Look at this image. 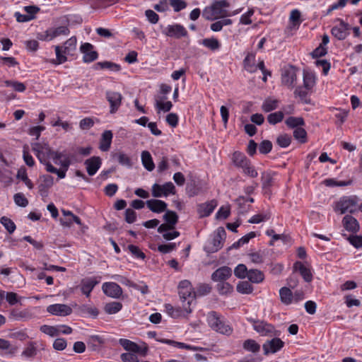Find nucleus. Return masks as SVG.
<instances>
[{
	"instance_id": "obj_1",
	"label": "nucleus",
	"mask_w": 362,
	"mask_h": 362,
	"mask_svg": "<svg viewBox=\"0 0 362 362\" xmlns=\"http://www.w3.org/2000/svg\"><path fill=\"white\" fill-rule=\"evenodd\" d=\"M179 296L182 302V306L187 314L192 312L191 304L195 300V292L191 282L188 280H182L178 285Z\"/></svg>"
},
{
	"instance_id": "obj_2",
	"label": "nucleus",
	"mask_w": 362,
	"mask_h": 362,
	"mask_svg": "<svg viewBox=\"0 0 362 362\" xmlns=\"http://www.w3.org/2000/svg\"><path fill=\"white\" fill-rule=\"evenodd\" d=\"M206 320L209 326L220 334L228 336L233 332L232 327L226 324L221 315L216 311H210L207 314Z\"/></svg>"
},
{
	"instance_id": "obj_3",
	"label": "nucleus",
	"mask_w": 362,
	"mask_h": 362,
	"mask_svg": "<svg viewBox=\"0 0 362 362\" xmlns=\"http://www.w3.org/2000/svg\"><path fill=\"white\" fill-rule=\"evenodd\" d=\"M359 199L357 196H344L337 201L334 206V211L344 214L346 213L354 214L357 211Z\"/></svg>"
},
{
	"instance_id": "obj_4",
	"label": "nucleus",
	"mask_w": 362,
	"mask_h": 362,
	"mask_svg": "<svg viewBox=\"0 0 362 362\" xmlns=\"http://www.w3.org/2000/svg\"><path fill=\"white\" fill-rule=\"evenodd\" d=\"M76 38L71 37L67 40L64 46L60 47L59 45L55 46L56 60L57 64H61L66 62L67 58L66 55L71 54L72 52L76 49Z\"/></svg>"
},
{
	"instance_id": "obj_5",
	"label": "nucleus",
	"mask_w": 362,
	"mask_h": 362,
	"mask_svg": "<svg viewBox=\"0 0 362 362\" xmlns=\"http://www.w3.org/2000/svg\"><path fill=\"white\" fill-rule=\"evenodd\" d=\"M175 193V187L171 182H168L162 185L156 183L152 186V195L154 197H168L169 194Z\"/></svg>"
},
{
	"instance_id": "obj_6",
	"label": "nucleus",
	"mask_w": 362,
	"mask_h": 362,
	"mask_svg": "<svg viewBox=\"0 0 362 362\" xmlns=\"http://www.w3.org/2000/svg\"><path fill=\"white\" fill-rule=\"evenodd\" d=\"M226 236V233L225 229L223 227L218 228L211 243V245L207 247V252H216L222 248Z\"/></svg>"
},
{
	"instance_id": "obj_7",
	"label": "nucleus",
	"mask_w": 362,
	"mask_h": 362,
	"mask_svg": "<svg viewBox=\"0 0 362 362\" xmlns=\"http://www.w3.org/2000/svg\"><path fill=\"white\" fill-rule=\"evenodd\" d=\"M297 80L296 70L290 66L283 71L281 74V83L289 88H293Z\"/></svg>"
},
{
	"instance_id": "obj_8",
	"label": "nucleus",
	"mask_w": 362,
	"mask_h": 362,
	"mask_svg": "<svg viewBox=\"0 0 362 362\" xmlns=\"http://www.w3.org/2000/svg\"><path fill=\"white\" fill-rule=\"evenodd\" d=\"M284 345V342L279 338H273L267 340L262 346L264 354L268 355L279 351Z\"/></svg>"
},
{
	"instance_id": "obj_9",
	"label": "nucleus",
	"mask_w": 362,
	"mask_h": 362,
	"mask_svg": "<svg viewBox=\"0 0 362 362\" xmlns=\"http://www.w3.org/2000/svg\"><path fill=\"white\" fill-rule=\"evenodd\" d=\"M229 6L230 4L226 0L216 1L211 5V8L216 18H224L230 16V14L226 9Z\"/></svg>"
},
{
	"instance_id": "obj_10",
	"label": "nucleus",
	"mask_w": 362,
	"mask_h": 362,
	"mask_svg": "<svg viewBox=\"0 0 362 362\" xmlns=\"http://www.w3.org/2000/svg\"><path fill=\"white\" fill-rule=\"evenodd\" d=\"M164 33L170 37L180 38L187 35L185 28L180 24L170 25L164 30Z\"/></svg>"
},
{
	"instance_id": "obj_11",
	"label": "nucleus",
	"mask_w": 362,
	"mask_h": 362,
	"mask_svg": "<svg viewBox=\"0 0 362 362\" xmlns=\"http://www.w3.org/2000/svg\"><path fill=\"white\" fill-rule=\"evenodd\" d=\"M47 311L53 315L67 316L72 313V309L66 304L57 303L49 305Z\"/></svg>"
},
{
	"instance_id": "obj_12",
	"label": "nucleus",
	"mask_w": 362,
	"mask_h": 362,
	"mask_svg": "<svg viewBox=\"0 0 362 362\" xmlns=\"http://www.w3.org/2000/svg\"><path fill=\"white\" fill-rule=\"evenodd\" d=\"M81 52L83 54V61L86 63H90L95 61L98 54L93 50V46L90 43L86 42L81 45Z\"/></svg>"
},
{
	"instance_id": "obj_13",
	"label": "nucleus",
	"mask_w": 362,
	"mask_h": 362,
	"mask_svg": "<svg viewBox=\"0 0 362 362\" xmlns=\"http://www.w3.org/2000/svg\"><path fill=\"white\" fill-rule=\"evenodd\" d=\"M103 292L108 296L118 298L122 294V288L116 283L106 282L102 286Z\"/></svg>"
},
{
	"instance_id": "obj_14",
	"label": "nucleus",
	"mask_w": 362,
	"mask_h": 362,
	"mask_svg": "<svg viewBox=\"0 0 362 362\" xmlns=\"http://www.w3.org/2000/svg\"><path fill=\"white\" fill-rule=\"evenodd\" d=\"M106 98L110 105L112 113L117 111L121 105L122 96L119 92L107 90L105 93Z\"/></svg>"
},
{
	"instance_id": "obj_15",
	"label": "nucleus",
	"mask_w": 362,
	"mask_h": 362,
	"mask_svg": "<svg viewBox=\"0 0 362 362\" xmlns=\"http://www.w3.org/2000/svg\"><path fill=\"white\" fill-rule=\"evenodd\" d=\"M343 227L349 232L356 233L360 229L358 221L351 215H346L342 219Z\"/></svg>"
},
{
	"instance_id": "obj_16",
	"label": "nucleus",
	"mask_w": 362,
	"mask_h": 362,
	"mask_svg": "<svg viewBox=\"0 0 362 362\" xmlns=\"http://www.w3.org/2000/svg\"><path fill=\"white\" fill-rule=\"evenodd\" d=\"M232 274L230 267L224 266L217 269L211 275L214 281H223L228 279Z\"/></svg>"
},
{
	"instance_id": "obj_17",
	"label": "nucleus",
	"mask_w": 362,
	"mask_h": 362,
	"mask_svg": "<svg viewBox=\"0 0 362 362\" xmlns=\"http://www.w3.org/2000/svg\"><path fill=\"white\" fill-rule=\"evenodd\" d=\"M119 344L127 351L133 352V353H142L145 354L147 351V348L145 347L142 349L134 341H132L127 339H120L119 340Z\"/></svg>"
},
{
	"instance_id": "obj_18",
	"label": "nucleus",
	"mask_w": 362,
	"mask_h": 362,
	"mask_svg": "<svg viewBox=\"0 0 362 362\" xmlns=\"http://www.w3.org/2000/svg\"><path fill=\"white\" fill-rule=\"evenodd\" d=\"M217 205L216 200H211L198 205L197 212L200 218L209 216Z\"/></svg>"
},
{
	"instance_id": "obj_19",
	"label": "nucleus",
	"mask_w": 362,
	"mask_h": 362,
	"mask_svg": "<svg viewBox=\"0 0 362 362\" xmlns=\"http://www.w3.org/2000/svg\"><path fill=\"white\" fill-rule=\"evenodd\" d=\"M331 33L337 39L339 40H344L349 34L348 24L345 23L343 21H340L339 25L332 28Z\"/></svg>"
},
{
	"instance_id": "obj_20",
	"label": "nucleus",
	"mask_w": 362,
	"mask_h": 362,
	"mask_svg": "<svg viewBox=\"0 0 362 362\" xmlns=\"http://www.w3.org/2000/svg\"><path fill=\"white\" fill-rule=\"evenodd\" d=\"M98 283L99 281H97L95 278L82 279L80 284L81 292L87 297H89L91 291Z\"/></svg>"
},
{
	"instance_id": "obj_21",
	"label": "nucleus",
	"mask_w": 362,
	"mask_h": 362,
	"mask_svg": "<svg viewBox=\"0 0 362 362\" xmlns=\"http://www.w3.org/2000/svg\"><path fill=\"white\" fill-rule=\"evenodd\" d=\"M147 207L154 213H161L166 211L167 204L160 199H149L146 202Z\"/></svg>"
},
{
	"instance_id": "obj_22",
	"label": "nucleus",
	"mask_w": 362,
	"mask_h": 362,
	"mask_svg": "<svg viewBox=\"0 0 362 362\" xmlns=\"http://www.w3.org/2000/svg\"><path fill=\"white\" fill-rule=\"evenodd\" d=\"M87 173L89 175H94L101 165V159L99 157L93 156L85 161Z\"/></svg>"
},
{
	"instance_id": "obj_23",
	"label": "nucleus",
	"mask_w": 362,
	"mask_h": 362,
	"mask_svg": "<svg viewBox=\"0 0 362 362\" xmlns=\"http://www.w3.org/2000/svg\"><path fill=\"white\" fill-rule=\"evenodd\" d=\"M69 33V30L66 26H59L55 28H51L46 31V37L45 40H52L54 37L59 35H67Z\"/></svg>"
},
{
	"instance_id": "obj_24",
	"label": "nucleus",
	"mask_w": 362,
	"mask_h": 362,
	"mask_svg": "<svg viewBox=\"0 0 362 362\" xmlns=\"http://www.w3.org/2000/svg\"><path fill=\"white\" fill-rule=\"evenodd\" d=\"M254 329L262 336L270 335L274 333V327L264 322H256L253 325Z\"/></svg>"
},
{
	"instance_id": "obj_25",
	"label": "nucleus",
	"mask_w": 362,
	"mask_h": 362,
	"mask_svg": "<svg viewBox=\"0 0 362 362\" xmlns=\"http://www.w3.org/2000/svg\"><path fill=\"white\" fill-rule=\"evenodd\" d=\"M293 269L298 271L303 279L306 282H310L313 279V274L310 269L305 267L302 262H296L293 265Z\"/></svg>"
},
{
	"instance_id": "obj_26",
	"label": "nucleus",
	"mask_w": 362,
	"mask_h": 362,
	"mask_svg": "<svg viewBox=\"0 0 362 362\" xmlns=\"http://www.w3.org/2000/svg\"><path fill=\"white\" fill-rule=\"evenodd\" d=\"M245 69L250 73H254L257 71L255 66V54L249 52L243 60Z\"/></svg>"
},
{
	"instance_id": "obj_27",
	"label": "nucleus",
	"mask_w": 362,
	"mask_h": 362,
	"mask_svg": "<svg viewBox=\"0 0 362 362\" xmlns=\"http://www.w3.org/2000/svg\"><path fill=\"white\" fill-rule=\"evenodd\" d=\"M93 68L95 70L106 69L113 71H119L121 69V66L119 64L108 61L97 62L94 64Z\"/></svg>"
},
{
	"instance_id": "obj_28",
	"label": "nucleus",
	"mask_w": 362,
	"mask_h": 362,
	"mask_svg": "<svg viewBox=\"0 0 362 362\" xmlns=\"http://www.w3.org/2000/svg\"><path fill=\"white\" fill-rule=\"evenodd\" d=\"M54 160H55L56 164L61 165L62 169H59V170H64V173L66 174V172L67 171L69 166L71 164L69 157L63 155L61 153H56Z\"/></svg>"
},
{
	"instance_id": "obj_29",
	"label": "nucleus",
	"mask_w": 362,
	"mask_h": 362,
	"mask_svg": "<svg viewBox=\"0 0 362 362\" xmlns=\"http://www.w3.org/2000/svg\"><path fill=\"white\" fill-rule=\"evenodd\" d=\"M78 310L82 315H89L96 317L98 315V310L96 308L88 304H83L78 307Z\"/></svg>"
},
{
	"instance_id": "obj_30",
	"label": "nucleus",
	"mask_w": 362,
	"mask_h": 362,
	"mask_svg": "<svg viewBox=\"0 0 362 362\" xmlns=\"http://www.w3.org/2000/svg\"><path fill=\"white\" fill-rule=\"evenodd\" d=\"M247 278L252 283L259 284L264 280V275L261 271L258 269H250L249 270Z\"/></svg>"
},
{
	"instance_id": "obj_31",
	"label": "nucleus",
	"mask_w": 362,
	"mask_h": 362,
	"mask_svg": "<svg viewBox=\"0 0 362 362\" xmlns=\"http://www.w3.org/2000/svg\"><path fill=\"white\" fill-rule=\"evenodd\" d=\"M37 349L35 341H30L22 351L21 355L26 358H33L37 355Z\"/></svg>"
},
{
	"instance_id": "obj_32",
	"label": "nucleus",
	"mask_w": 362,
	"mask_h": 362,
	"mask_svg": "<svg viewBox=\"0 0 362 362\" xmlns=\"http://www.w3.org/2000/svg\"><path fill=\"white\" fill-rule=\"evenodd\" d=\"M141 161L144 168L148 170L152 171L154 169V163L153 162L150 153L147 151H144L141 153Z\"/></svg>"
},
{
	"instance_id": "obj_33",
	"label": "nucleus",
	"mask_w": 362,
	"mask_h": 362,
	"mask_svg": "<svg viewBox=\"0 0 362 362\" xmlns=\"http://www.w3.org/2000/svg\"><path fill=\"white\" fill-rule=\"evenodd\" d=\"M281 300L286 305H289L293 300V293L287 287H283L279 290Z\"/></svg>"
},
{
	"instance_id": "obj_34",
	"label": "nucleus",
	"mask_w": 362,
	"mask_h": 362,
	"mask_svg": "<svg viewBox=\"0 0 362 362\" xmlns=\"http://www.w3.org/2000/svg\"><path fill=\"white\" fill-rule=\"evenodd\" d=\"M163 219L165 223L169 224L171 227L175 228L178 221V216L175 211L168 210L165 211V214L163 215Z\"/></svg>"
},
{
	"instance_id": "obj_35",
	"label": "nucleus",
	"mask_w": 362,
	"mask_h": 362,
	"mask_svg": "<svg viewBox=\"0 0 362 362\" xmlns=\"http://www.w3.org/2000/svg\"><path fill=\"white\" fill-rule=\"evenodd\" d=\"M310 91V90H307L304 86H298L294 91V95L295 97H298L303 103L308 104L310 103V99L308 98Z\"/></svg>"
},
{
	"instance_id": "obj_36",
	"label": "nucleus",
	"mask_w": 362,
	"mask_h": 362,
	"mask_svg": "<svg viewBox=\"0 0 362 362\" xmlns=\"http://www.w3.org/2000/svg\"><path fill=\"white\" fill-rule=\"evenodd\" d=\"M279 103L276 99L268 98L263 102L262 109L266 112H271L278 107Z\"/></svg>"
},
{
	"instance_id": "obj_37",
	"label": "nucleus",
	"mask_w": 362,
	"mask_h": 362,
	"mask_svg": "<svg viewBox=\"0 0 362 362\" xmlns=\"http://www.w3.org/2000/svg\"><path fill=\"white\" fill-rule=\"evenodd\" d=\"M202 44L211 51L218 50L221 47V43L215 37L205 38L202 40Z\"/></svg>"
},
{
	"instance_id": "obj_38",
	"label": "nucleus",
	"mask_w": 362,
	"mask_h": 362,
	"mask_svg": "<svg viewBox=\"0 0 362 362\" xmlns=\"http://www.w3.org/2000/svg\"><path fill=\"white\" fill-rule=\"evenodd\" d=\"M315 84V76L310 72H303V86L307 90H310Z\"/></svg>"
},
{
	"instance_id": "obj_39",
	"label": "nucleus",
	"mask_w": 362,
	"mask_h": 362,
	"mask_svg": "<svg viewBox=\"0 0 362 362\" xmlns=\"http://www.w3.org/2000/svg\"><path fill=\"white\" fill-rule=\"evenodd\" d=\"M165 309L168 314L173 317H179L182 315H185V314H187L185 310L182 308H175L170 304H166L165 305Z\"/></svg>"
},
{
	"instance_id": "obj_40",
	"label": "nucleus",
	"mask_w": 362,
	"mask_h": 362,
	"mask_svg": "<svg viewBox=\"0 0 362 362\" xmlns=\"http://www.w3.org/2000/svg\"><path fill=\"white\" fill-rule=\"evenodd\" d=\"M271 218V213L265 211L252 216L248 221L250 223H259L261 222L267 221Z\"/></svg>"
},
{
	"instance_id": "obj_41",
	"label": "nucleus",
	"mask_w": 362,
	"mask_h": 362,
	"mask_svg": "<svg viewBox=\"0 0 362 362\" xmlns=\"http://www.w3.org/2000/svg\"><path fill=\"white\" fill-rule=\"evenodd\" d=\"M243 349L247 351L254 354L258 353L260 350V346L253 339H247L243 342Z\"/></svg>"
},
{
	"instance_id": "obj_42",
	"label": "nucleus",
	"mask_w": 362,
	"mask_h": 362,
	"mask_svg": "<svg viewBox=\"0 0 362 362\" xmlns=\"http://www.w3.org/2000/svg\"><path fill=\"white\" fill-rule=\"evenodd\" d=\"M122 308V304L120 302H116V301L107 303L104 308L105 311L107 314H110V315L115 314V313H118L119 311L121 310Z\"/></svg>"
},
{
	"instance_id": "obj_43",
	"label": "nucleus",
	"mask_w": 362,
	"mask_h": 362,
	"mask_svg": "<svg viewBox=\"0 0 362 362\" xmlns=\"http://www.w3.org/2000/svg\"><path fill=\"white\" fill-rule=\"evenodd\" d=\"M4 84L6 87H11L14 90L19 93L24 92L26 89V86L23 83L16 81L6 80L4 81Z\"/></svg>"
},
{
	"instance_id": "obj_44",
	"label": "nucleus",
	"mask_w": 362,
	"mask_h": 362,
	"mask_svg": "<svg viewBox=\"0 0 362 362\" xmlns=\"http://www.w3.org/2000/svg\"><path fill=\"white\" fill-rule=\"evenodd\" d=\"M28 317L29 313L25 310H13L10 313V318L14 320H25Z\"/></svg>"
},
{
	"instance_id": "obj_45",
	"label": "nucleus",
	"mask_w": 362,
	"mask_h": 362,
	"mask_svg": "<svg viewBox=\"0 0 362 362\" xmlns=\"http://www.w3.org/2000/svg\"><path fill=\"white\" fill-rule=\"evenodd\" d=\"M236 288L238 292L243 294H250L253 291L252 286L248 281H240Z\"/></svg>"
},
{
	"instance_id": "obj_46",
	"label": "nucleus",
	"mask_w": 362,
	"mask_h": 362,
	"mask_svg": "<svg viewBox=\"0 0 362 362\" xmlns=\"http://www.w3.org/2000/svg\"><path fill=\"white\" fill-rule=\"evenodd\" d=\"M217 289L221 295H226L233 291V286L228 282L218 281Z\"/></svg>"
},
{
	"instance_id": "obj_47",
	"label": "nucleus",
	"mask_w": 362,
	"mask_h": 362,
	"mask_svg": "<svg viewBox=\"0 0 362 362\" xmlns=\"http://www.w3.org/2000/svg\"><path fill=\"white\" fill-rule=\"evenodd\" d=\"M40 330L42 333L47 334V335H49L50 337H55L59 334V330L58 329L57 327H54V326L47 325H42L40 327Z\"/></svg>"
},
{
	"instance_id": "obj_48",
	"label": "nucleus",
	"mask_w": 362,
	"mask_h": 362,
	"mask_svg": "<svg viewBox=\"0 0 362 362\" xmlns=\"http://www.w3.org/2000/svg\"><path fill=\"white\" fill-rule=\"evenodd\" d=\"M286 124L291 128H296L304 124V120L302 117H289L286 120Z\"/></svg>"
},
{
	"instance_id": "obj_49",
	"label": "nucleus",
	"mask_w": 362,
	"mask_h": 362,
	"mask_svg": "<svg viewBox=\"0 0 362 362\" xmlns=\"http://www.w3.org/2000/svg\"><path fill=\"white\" fill-rule=\"evenodd\" d=\"M249 270L243 264H239L234 269V274L239 279H245L247 276Z\"/></svg>"
},
{
	"instance_id": "obj_50",
	"label": "nucleus",
	"mask_w": 362,
	"mask_h": 362,
	"mask_svg": "<svg viewBox=\"0 0 362 362\" xmlns=\"http://www.w3.org/2000/svg\"><path fill=\"white\" fill-rule=\"evenodd\" d=\"M0 223L4 226L9 233H12L16 230L14 222L6 216H3L0 219Z\"/></svg>"
},
{
	"instance_id": "obj_51",
	"label": "nucleus",
	"mask_w": 362,
	"mask_h": 362,
	"mask_svg": "<svg viewBox=\"0 0 362 362\" xmlns=\"http://www.w3.org/2000/svg\"><path fill=\"white\" fill-rule=\"evenodd\" d=\"M284 113L281 111L271 113L267 117V120L271 124H276L282 121L284 119Z\"/></svg>"
},
{
	"instance_id": "obj_52",
	"label": "nucleus",
	"mask_w": 362,
	"mask_h": 362,
	"mask_svg": "<svg viewBox=\"0 0 362 362\" xmlns=\"http://www.w3.org/2000/svg\"><path fill=\"white\" fill-rule=\"evenodd\" d=\"M344 237H346L351 245L356 248H360L362 247V235H349L346 234H342Z\"/></svg>"
},
{
	"instance_id": "obj_53",
	"label": "nucleus",
	"mask_w": 362,
	"mask_h": 362,
	"mask_svg": "<svg viewBox=\"0 0 362 362\" xmlns=\"http://www.w3.org/2000/svg\"><path fill=\"white\" fill-rule=\"evenodd\" d=\"M13 199L15 204L21 207H25L28 204V200L23 193L19 192L15 194L13 196Z\"/></svg>"
},
{
	"instance_id": "obj_54",
	"label": "nucleus",
	"mask_w": 362,
	"mask_h": 362,
	"mask_svg": "<svg viewBox=\"0 0 362 362\" xmlns=\"http://www.w3.org/2000/svg\"><path fill=\"white\" fill-rule=\"evenodd\" d=\"M33 150L36 153V156L37 158L40 159V153H45L49 151V147L47 144H40L39 143H33L32 144Z\"/></svg>"
},
{
	"instance_id": "obj_55",
	"label": "nucleus",
	"mask_w": 362,
	"mask_h": 362,
	"mask_svg": "<svg viewBox=\"0 0 362 362\" xmlns=\"http://www.w3.org/2000/svg\"><path fill=\"white\" fill-rule=\"evenodd\" d=\"M259 151L262 154H267L272 151V144L269 140H264L259 146Z\"/></svg>"
},
{
	"instance_id": "obj_56",
	"label": "nucleus",
	"mask_w": 362,
	"mask_h": 362,
	"mask_svg": "<svg viewBox=\"0 0 362 362\" xmlns=\"http://www.w3.org/2000/svg\"><path fill=\"white\" fill-rule=\"evenodd\" d=\"M170 4L175 12H179L187 7V3L182 0H170Z\"/></svg>"
},
{
	"instance_id": "obj_57",
	"label": "nucleus",
	"mask_w": 362,
	"mask_h": 362,
	"mask_svg": "<svg viewBox=\"0 0 362 362\" xmlns=\"http://www.w3.org/2000/svg\"><path fill=\"white\" fill-rule=\"evenodd\" d=\"M156 108L160 111L168 112L171 110L173 104L170 101L161 103L160 100L155 103Z\"/></svg>"
},
{
	"instance_id": "obj_58",
	"label": "nucleus",
	"mask_w": 362,
	"mask_h": 362,
	"mask_svg": "<svg viewBox=\"0 0 362 362\" xmlns=\"http://www.w3.org/2000/svg\"><path fill=\"white\" fill-rule=\"evenodd\" d=\"M0 349L8 351L11 354H13L16 351V348L13 347L9 341L1 338H0Z\"/></svg>"
},
{
	"instance_id": "obj_59",
	"label": "nucleus",
	"mask_w": 362,
	"mask_h": 362,
	"mask_svg": "<svg viewBox=\"0 0 362 362\" xmlns=\"http://www.w3.org/2000/svg\"><path fill=\"white\" fill-rule=\"evenodd\" d=\"M128 249L137 258L144 259L146 257L145 254L136 245H129Z\"/></svg>"
},
{
	"instance_id": "obj_60",
	"label": "nucleus",
	"mask_w": 362,
	"mask_h": 362,
	"mask_svg": "<svg viewBox=\"0 0 362 362\" xmlns=\"http://www.w3.org/2000/svg\"><path fill=\"white\" fill-rule=\"evenodd\" d=\"M67 342L66 339L63 338H58L54 340L53 343V348L57 351H63L66 349Z\"/></svg>"
},
{
	"instance_id": "obj_61",
	"label": "nucleus",
	"mask_w": 362,
	"mask_h": 362,
	"mask_svg": "<svg viewBox=\"0 0 362 362\" xmlns=\"http://www.w3.org/2000/svg\"><path fill=\"white\" fill-rule=\"evenodd\" d=\"M112 137H102L99 148L102 151H107L110 149Z\"/></svg>"
},
{
	"instance_id": "obj_62",
	"label": "nucleus",
	"mask_w": 362,
	"mask_h": 362,
	"mask_svg": "<svg viewBox=\"0 0 362 362\" xmlns=\"http://www.w3.org/2000/svg\"><path fill=\"white\" fill-rule=\"evenodd\" d=\"M135 353H124L121 354V359L123 362H139Z\"/></svg>"
},
{
	"instance_id": "obj_63",
	"label": "nucleus",
	"mask_w": 362,
	"mask_h": 362,
	"mask_svg": "<svg viewBox=\"0 0 362 362\" xmlns=\"http://www.w3.org/2000/svg\"><path fill=\"white\" fill-rule=\"evenodd\" d=\"M327 48L323 45H320L316 49L312 52L313 58H319L325 56L327 54Z\"/></svg>"
},
{
	"instance_id": "obj_64",
	"label": "nucleus",
	"mask_w": 362,
	"mask_h": 362,
	"mask_svg": "<svg viewBox=\"0 0 362 362\" xmlns=\"http://www.w3.org/2000/svg\"><path fill=\"white\" fill-rule=\"evenodd\" d=\"M202 16L208 21H214L217 19L215 16V13H214V11L211 8V6H207L204 9Z\"/></svg>"
}]
</instances>
